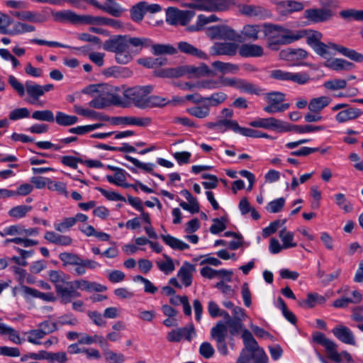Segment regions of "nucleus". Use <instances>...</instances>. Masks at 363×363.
I'll return each instance as SVG.
<instances>
[{"mask_svg": "<svg viewBox=\"0 0 363 363\" xmlns=\"http://www.w3.org/2000/svg\"><path fill=\"white\" fill-rule=\"evenodd\" d=\"M106 1L105 4H101V10L114 17L121 16L124 11L121 6L115 0H106Z\"/></svg>", "mask_w": 363, "mask_h": 363, "instance_id": "nucleus-38", "label": "nucleus"}, {"mask_svg": "<svg viewBox=\"0 0 363 363\" xmlns=\"http://www.w3.org/2000/svg\"><path fill=\"white\" fill-rule=\"evenodd\" d=\"M32 118L40 121L52 123L55 121V116L50 110L35 111L32 113Z\"/></svg>", "mask_w": 363, "mask_h": 363, "instance_id": "nucleus-54", "label": "nucleus"}, {"mask_svg": "<svg viewBox=\"0 0 363 363\" xmlns=\"http://www.w3.org/2000/svg\"><path fill=\"white\" fill-rule=\"evenodd\" d=\"M118 94L115 93H102L95 96L89 102V106L98 109H102L111 105L116 106Z\"/></svg>", "mask_w": 363, "mask_h": 363, "instance_id": "nucleus-23", "label": "nucleus"}, {"mask_svg": "<svg viewBox=\"0 0 363 363\" xmlns=\"http://www.w3.org/2000/svg\"><path fill=\"white\" fill-rule=\"evenodd\" d=\"M267 105L264 107V111L268 113L283 112L289 108V104H283L285 100V94L276 91L267 93L265 96Z\"/></svg>", "mask_w": 363, "mask_h": 363, "instance_id": "nucleus-13", "label": "nucleus"}, {"mask_svg": "<svg viewBox=\"0 0 363 363\" xmlns=\"http://www.w3.org/2000/svg\"><path fill=\"white\" fill-rule=\"evenodd\" d=\"M196 335L193 324L190 323L185 327L179 328L171 330L167 335V339L170 342H179L183 338L190 342L192 337Z\"/></svg>", "mask_w": 363, "mask_h": 363, "instance_id": "nucleus-21", "label": "nucleus"}, {"mask_svg": "<svg viewBox=\"0 0 363 363\" xmlns=\"http://www.w3.org/2000/svg\"><path fill=\"white\" fill-rule=\"evenodd\" d=\"M104 356L107 363H123L125 361V357L122 353H116L110 350H105Z\"/></svg>", "mask_w": 363, "mask_h": 363, "instance_id": "nucleus-60", "label": "nucleus"}, {"mask_svg": "<svg viewBox=\"0 0 363 363\" xmlns=\"http://www.w3.org/2000/svg\"><path fill=\"white\" fill-rule=\"evenodd\" d=\"M238 52L242 57H257L264 55L262 47H238Z\"/></svg>", "mask_w": 363, "mask_h": 363, "instance_id": "nucleus-39", "label": "nucleus"}, {"mask_svg": "<svg viewBox=\"0 0 363 363\" xmlns=\"http://www.w3.org/2000/svg\"><path fill=\"white\" fill-rule=\"evenodd\" d=\"M166 23L172 26H186L195 16V12L190 10H180L176 7L166 9Z\"/></svg>", "mask_w": 363, "mask_h": 363, "instance_id": "nucleus-8", "label": "nucleus"}, {"mask_svg": "<svg viewBox=\"0 0 363 363\" xmlns=\"http://www.w3.org/2000/svg\"><path fill=\"white\" fill-rule=\"evenodd\" d=\"M249 125L253 128H261L268 130H277L278 132H286L291 130L287 128L286 123L278 120L274 117L257 118L249 123Z\"/></svg>", "mask_w": 363, "mask_h": 363, "instance_id": "nucleus-17", "label": "nucleus"}, {"mask_svg": "<svg viewBox=\"0 0 363 363\" xmlns=\"http://www.w3.org/2000/svg\"><path fill=\"white\" fill-rule=\"evenodd\" d=\"M325 66L333 70L340 71L350 70L354 67V65L343 59L335 58L327 60L325 63Z\"/></svg>", "mask_w": 363, "mask_h": 363, "instance_id": "nucleus-34", "label": "nucleus"}, {"mask_svg": "<svg viewBox=\"0 0 363 363\" xmlns=\"http://www.w3.org/2000/svg\"><path fill=\"white\" fill-rule=\"evenodd\" d=\"M211 335L216 342H223L226 338L227 326L221 321L217 323L211 328Z\"/></svg>", "mask_w": 363, "mask_h": 363, "instance_id": "nucleus-40", "label": "nucleus"}, {"mask_svg": "<svg viewBox=\"0 0 363 363\" xmlns=\"http://www.w3.org/2000/svg\"><path fill=\"white\" fill-rule=\"evenodd\" d=\"M333 111H338L335 119L338 123H345L357 119L362 115V111L347 104L340 103L331 108Z\"/></svg>", "mask_w": 363, "mask_h": 363, "instance_id": "nucleus-11", "label": "nucleus"}, {"mask_svg": "<svg viewBox=\"0 0 363 363\" xmlns=\"http://www.w3.org/2000/svg\"><path fill=\"white\" fill-rule=\"evenodd\" d=\"M78 118L76 116L68 115L62 111L56 112L55 121L57 125L61 126H70L78 122Z\"/></svg>", "mask_w": 363, "mask_h": 363, "instance_id": "nucleus-37", "label": "nucleus"}, {"mask_svg": "<svg viewBox=\"0 0 363 363\" xmlns=\"http://www.w3.org/2000/svg\"><path fill=\"white\" fill-rule=\"evenodd\" d=\"M133 281L135 282H142L144 284V291L146 294H155L158 290L157 287L152 282L141 275L135 276L133 278Z\"/></svg>", "mask_w": 363, "mask_h": 363, "instance_id": "nucleus-59", "label": "nucleus"}, {"mask_svg": "<svg viewBox=\"0 0 363 363\" xmlns=\"http://www.w3.org/2000/svg\"><path fill=\"white\" fill-rule=\"evenodd\" d=\"M26 91L30 98V103L33 104H35L38 99L43 95L41 85L32 81L26 82Z\"/></svg>", "mask_w": 363, "mask_h": 363, "instance_id": "nucleus-33", "label": "nucleus"}, {"mask_svg": "<svg viewBox=\"0 0 363 363\" xmlns=\"http://www.w3.org/2000/svg\"><path fill=\"white\" fill-rule=\"evenodd\" d=\"M238 52V47H211L209 54L213 56H234Z\"/></svg>", "mask_w": 363, "mask_h": 363, "instance_id": "nucleus-50", "label": "nucleus"}, {"mask_svg": "<svg viewBox=\"0 0 363 363\" xmlns=\"http://www.w3.org/2000/svg\"><path fill=\"white\" fill-rule=\"evenodd\" d=\"M303 15L308 23H318L329 21L333 13L330 9L312 8L305 10Z\"/></svg>", "mask_w": 363, "mask_h": 363, "instance_id": "nucleus-19", "label": "nucleus"}, {"mask_svg": "<svg viewBox=\"0 0 363 363\" xmlns=\"http://www.w3.org/2000/svg\"><path fill=\"white\" fill-rule=\"evenodd\" d=\"M196 270L195 266L188 262H185L177 272V277L183 284L188 287L192 283V273Z\"/></svg>", "mask_w": 363, "mask_h": 363, "instance_id": "nucleus-30", "label": "nucleus"}, {"mask_svg": "<svg viewBox=\"0 0 363 363\" xmlns=\"http://www.w3.org/2000/svg\"><path fill=\"white\" fill-rule=\"evenodd\" d=\"M44 238L49 242L60 246H69L72 243V239L69 235L56 233L53 231H47Z\"/></svg>", "mask_w": 363, "mask_h": 363, "instance_id": "nucleus-31", "label": "nucleus"}, {"mask_svg": "<svg viewBox=\"0 0 363 363\" xmlns=\"http://www.w3.org/2000/svg\"><path fill=\"white\" fill-rule=\"evenodd\" d=\"M26 334L28 342L35 345H42L41 340L45 336V333L42 332L38 327L36 329L28 331Z\"/></svg>", "mask_w": 363, "mask_h": 363, "instance_id": "nucleus-51", "label": "nucleus"}, {"mask_svg": "<svg viewBox=\"0 0 363 363\" xmlns=\"http://www.w3.org/2000/svg\"><path fill=\"white\" fill-rule=\"evenodd\" d=\"M178 50L198 59H208V54L197 47H152V54L160 56L174 55L177 53Z\"/></svg>", "mask_w": 363, "mask_h": 363, "instance_id": "nucleus-9", "label": "nucleus"}, {"mask_svg": "<svg viewBox=\"0 0 363 363\" xmlns=\"http://www.w3.org/2000/svg\"><path fill=\"white\" fill-rule=\"evenodd\" d=\"M126 177H125V172L123 169H118L116 172H115V174L113 176L111 175H107L106 179L108 182L111 184H114L117 186H124L125 184H123L125 182Z\"/></svg>", "mask_w": 363, "mask_h": 363, "instance_id": "nucleus-58", "label": "nucleus"}, {"mask_svg": "<svg viewBox=\"0 0 363 363\" xmlns=\"http://www.w3.org/2000/svg\"><path fill=\"white\" fill-rule=\"evenodd\" d=\"M165 260L164 261H157L156 264L158 269L165 274H172L174 269L175 266L173 262V259L168 255H163Z\"/></svg>", "mask_w": 363, "mask_h": 363, "instance_id": "nucleus-46", "label": "nucleus"}, {"mask_svg": "<svg viewBox=\"0 0 363 363\" xmlns=\"http://www.w3.org/2000/svg\"><path fill=\"white\" fill-rule=\"evenodd\" d=\"M260 31H262V24L245 25L240 33L235 30V44L257 40Z\"/></svg>", "mask_w": 363, "mask_h": 363, "instance_id": "nucleus-16", "label": "nucleus"}, {"mask_svg": "<svg viewBox=\"0 0 363 363\" xmlns=\"http://www.w3.org/2000/svg\"><path fill=\"white\" fill-rule=\"evenodd\" d=\"M324 87L332 91L345 89L347 86V80L342 79H334L326 81Z\"/></svg>", "mask_w": 363, "mask_h": 363, "instance_id": "nucleus-64", "label": "nucleus"}, {"mask_svg": "<svg viewBox=\"0 0 363 363\" xmlns=\"http://www.w3.org/2000/svg\"><path fill=\"white\" fill-rule=\"evenodd\" d=\"M138 63L148 68L161 66L167 63V59L162 57L153 58H142L138 60Z\"/></svg>", "mask_w": 363, "mask_h": 363, "instance_id": "nucleus-63", "label": "nucleus"}, {"mask_svg": "<svg viewBox=\"0 0 363 363\" xmlns=\"http://www.w3.org/2000/svg\"><path fill=\"white\" fill-rule=\"evenodd\" d=\"M109 122H111L114 125L123 124L145 127L150 124L151 119L150 118L117 116L110 118Z\"/></svg>", "mask_w": 363, "mask_h": 363, "instance_id": "nucleus-24", "label": "nucleus"}, {"mask_svg": "<svg viewBox=\"0 0 363 363\" xmlns=\"http://www.w3.org/2000/svg\"><path fill=\"white\" fill-rule=\"evenodd\" d=\"M72 281L76 291H78L77 290L79 289L87 292H104L107 289V288L104 285L96 282H91L84 279H79Z\"/></svg>", "mask_w": 363, "mask_h": 363, "instance_id": "nucleus-27", "label": "nucleus"}, {"mask_svg": "<svg viewBox=\"0 0 363 363\" xmlns=\"http://www.w3.org/2000/svg\"><path fill=\"white\" fill-rule=\"evenodd\" d=\"M333 334L340 342L354 345L356 344L355 337L352 331L345 325H337L332 330Z\"/></svg>", "mask_w": 363, "mask_h": 363, "instance_id": "nucleus-26", "label": "nucleus"}, {"mask_svg": "<svg viewBox=\"0 0 363 363\" xmlns=\"http://www.w3.org/2000/svg\"><path fill=\"white\" fill-rule=\"evenodd\" d=\"M270 77L276 80L292 82L298 84H305L310 80L306 72H290L282 69H274L270 72Z\"/></svg>", "mask_w": 363, "mask_h": 363, "instance_id": "nucleus-14", "label": "nucleus"}, {"mask_svg": "<svg viewBox=\"0 0 363 363\" xmlns=\"http://www.w3.org/2000/svg\"><path fill=\"white\" fill-rule=\"evenodd\" d=\"M315 52L323 58L330 60L338 52L356 62H363V54L349 47H314Z\"/></svg>", "mask_w": 363, "mask_h": 363, "instance_id": "nucleus-6", "label": "nucleus"}, {"mask_svg": "<svg viewBox=\"0 0 363 363\" xmlns=\"http://www.w3.org/2000/svg\"><path fill=\"white\" fill-rule=\"evenodd\" d=\"M144 1H140L138 4L133 6L130 10V14L131 19L137 23L143 21V17L145 14L144 8Z\"/></svg>", "mask_w": 363, "mask_h": 363, "instance_id": "nucleus-45", "label": "nucleus"}, {"mask_svg": "<svg viewBox=\"0 0 363 363\" xmlns=\"http://www.w3.org/2000/svg\"><path fill=\"white\" fill-rule=\"evenodd\" d=\"M212 66L223 72V73H235L238 70V67L235 65L220 61H216L213 62Z\"/></svg>", "mask_w": 363, "mask_h": 363, "instance_id": "nucleus-62", "label": "nucleus"}, {"mask_svg": "<svg viewBox=\"0 0 363 363\" xmlns=\"http://www.w3.org/2000/svg\"><path fill=\"white\" fill-rule=\"evenodd\" d=\"M152 91L151 86H134L123 91V96L118 94L116 106L128 108L132 105L139 108H147V96Z\"/></svg>", "mask_w": 363, "mask_h": 363, "instance_id": "nucleus-2", "label": "nucleus"}, {"mask_svg": "<svg viewBox=\"0 0 363 363\" xmlns=\"http://www.w3.org/2000/svg\"><path fill=\"white\" fill-rule=\"evenodd\" d=\"M52 16L57 21H69L76 24L77 13L70 10H65L52 13Z\"/></svg>", "mask_w": 363, "mask_h": 363, "instance_id": "nucleus-43", "label": "nucleus"}, {"mask_svg": "<svg viewBox=\"0 0 363 363\" xmlns=\"http://www.w3.org/2000/svg\"><path fill=\"white\" fill-rule=\"evenodd\" d=\"M279 235L282 241L284 249H289L297 246V243L294 242V233L288 231L286 228L280 230Z\"/></svg>", "mask_w": 363, "mask_h": 363, "instance_id": "nucleus-44", "label": "nucleus"}, {"mask_svg": "<svg viewBox=\"0 0 363 363\" xmlns=\"http://www.w3.org/2000/svg\"><path fill=\"white\" fill-rule=\"evenodd\" d=\"M186 111L192 116L202 119L208 117L210 114L209 105L205 102L202 106H196L187 108Z\"/></svg>", "mask_w": 363, "mask_h": 363, "instance_id": "nucleus-41", "label": "nucleus"}, {"mask_svg": "<svg viewBox=\"0 0 363 363\" xmlns=\"http://www.w3.org/2000/svg\"><path fill=\"white\" fill-rule=\"evenodd\" d=\"M335 203L345 213H350L353 210L352 204L347 201L344 194L338 193L335 195Z\"/></svg>", "mask_w": 363, "mask_h": 363, "instance_id": "nucleus-55", "label": "nucleus"}, {"mask_svg": "<svg viewBox=\"0 0 363 363\" xmlns=\"http://www.w3.org/2000/svg\"><path fill=\"white\" fill-rule=\"evenodd\" d=\"M103 16H94L91 15L77 14L76 24L102 26Z\"/></svg>", "mask_w": 363, "mask_h": 363, "instance_id": "nucleus-42", "label": "nucleus"}, {"mask_svg": "<svg viewBox=\"0 0 363 363\" xmlns=\"http://www.w3.org/2000/svg\"><path fill=\"white\" fill-rule=\"evenodd\" d=\"M308 55L306 50L302 48H287L280 52L281 60L287 61L291 66L301 65V61Z\"/></svg>", "mask_w": 363, "mask_h": 363, "instance_id": "nucleus-20", "label": "nucleus"}, {"mask_svg": "<svg viewBox=\"0 0 363 363\" xmlns=\"http://www.w3.org/2000/svg\"><path fill=\"white\" fill-rule=\"evenodd\" d=\"M48 277L50 281L55 284V289L57 286H60L67 281L65 279L66 274L62 271L50 270L48 272Z\"/></svg>", "mask_w": 363, "mask_h": 363, "instance_id": "nucleus-57", "label": "nucleus"}, {"mask_svg": "<svg viewBox=\"0 0 363 363\" xmlns=\"http://www.w3.org/2000/svg\"><path fill=\"white\" fill-rule=\"evenodd\" d=\"M330 102V99L328 96L313 98L308 104V109L313 113H320Z\"/></svg>", "mask_w": 363, "mask_h": 363, "instance_id": "nucleus-35", "label": "nucleus"}, {"mask_svg": "<svg viewBox=\"0 0 363 363\" xmlns=\"http://www.w3.org/2000/svg\"><path fill=\"white\" fill-rule=\"evenodd\" d=\"M234 4V0H192L184 6L199 11L223 12L230 9Z\"/></svg>", "mask_w": 363, "mask_h": 363, "instance_id": "nucleus-5", "label": "nucleus"}, {"mask_svg": "<svg viewBox=\"0 0 363 363\" xmlns=\"http://www.w3.org/2000/svg\"><path fill=\"white\" fill-rule=\"evenodd\" d=\"M242 340L253 363H269L268 356L264 349L259 346L250 331L243 330Z\"/></svg>", "mask_w": 363, "mask_h": 363, "instance_id": "nucleus-7", "label": "nucleus"}, {"mask_svg": "<svg viewBox=\"0 0 363 363\" xmlns=\"http://www.w3.org/2000/svg\"><path fill=\"white\" fill-rule=\"evenodd\" d=\"M103 45H162L155 44L147 38H132L130 35H114Z\"/></svg>", "mask_w": 363, "mask_h": 363, "instance_id": "nucleus-12", "label": "nucleus"}, {"mask_svg": "<svg viewBox=\"0 0 363 363\" xmlns=\"http://www.w3.org/2000/svg\"><path fill=\"white\" fill-rule=\"evenodd\" d=\"M106 50L115 53V58L118 63L126 64L129 62L138 50H131L133 47H105Z\"/></svg>", "mask_w": 363, "mask_h": 363, "instance_id": "nucleus-25", "label": "nucleus"}, {"mask_svg": "<svg viewBox=\"0 0 363 363\" xmlns=\"http://www.w3.org/2000/svg\"><path fill=\"white\" fill-rule=\"evenodd\" d=\"M32 206L26 205H19L13 207L9 211V216L16 219H20L26 216L32 210Z\"/></svg>", "mask_w": 363, "mask_h": 363, "instance_id": "nucleus-52", "label": "nucleus"}, {"mask_svg": "<svg viewBox=\"0 0 363 363\" xmlns=\"http://www.w3.org/2000/svg\"><path fill=\"white\" fill-rule=\"evenodd\" d=\"M242 15L257 21L270 18L272 16V11L266 7L254 4H243L240 7Z\"/></svg>", "mask_w": 363, "mask_h": 363, "instance_id": "nucleus-18", "label": "nucleus"}, {"mask_svg": "<svg viewBox=\"0 0 363 363\" xmlns=\"http://www.w3.org/2000/svg\"><path fill=\"white\" fill-rule=\"evenodd\" d=\"M160 237L162 239V240L165 242V244L169 245L172 249L184 250L189 248V245L187 243L170 235H161Z\"/></svg>", "mask_w": 363, "mask_h": 363, "instance_id": "nucleus-36", "label": "nucleus"}, {"mask_svg": "<svg viewBox=\"0 0 363 363\" xmlns=\"http://www.w3.org/2000/svg\"><path fill=\"white\" fill-rule=\"evenodd\" d=\"M13 20L9 16L0 13V33L11 35Z\"/></svg>", "mask_w": 363, "mask_h": 363, "instance_id": "nucleus-56", "label": "nucleus"}, {"mask_svg": "<svg viewBox=\"0 0 363 363\" xmlns=\"http://www.w3.org/2000/svg\"><path fill=\"white\" fill-rule=\"evenodd\" d=\"M287 128H290V131H294L298 133H311V132H317L323 130L325 127L323 125H286Z\"/></svg>", "mask_w": 363, "mask_h": 363, "instance_id": "nucleus-49", "label": "nucleus"}, {"mask_svg": "<svg viewBox=\"0 0 363 363\" xmlns=\"http://www.w3.org/2000/svg\"><path fill=\"white\" fill-rule=\"evenodd\" d=\"M241 126L235 120L222 119L220 120V126L218 127V132L224 133L228 130H232L236 133L240 132Z\"/></svg>", "mask_w": 363, "mask_h": 363, "instance_id": "nucleus-47", "label": "nucleus"}, {"mask_svg": "<svg viewBox=\"0 0 363 363\" xmlns=\"http://www.w3.org/2000/svg\"><path fill=\"white\" fill-rule=\"evenodd\" d=\"M206 35L211 40L225 42L218 45H237L235 44V30L227 24L211 26L206 29Z\"/></svg>", "mask_w": 363, "mask_h": 363, "instance_id": "nucleus-4", "label": "nucleus"}, {"mask_svg": "<svg viewBox=\"0 0 363 363\" xmlns=\"http://www.w3.org/2000/svg\"><path fill=\"white\" fill-rule=\"evenodd\" d=\"M18 291L26 298H28L30 297H35L39 298L47 301H53L55 300V297L52 294L43 293L37 289L30 288L25 285L21 286L20 288L18 289Z\"/></svg>", "mask_w": 363, "mask_h": 363, "instance_id": "nucleus-28", "label": "nucleus"}, {"mask_svg": "<svg viewBox=\"0 0 363 363\" xmlns=\"http://www.w3.org/2000/svg\"><path fill=\"white\" fill-rule=\"evenodd\" d=\"M262 32L264 37L267 38L272 44L286 45L303 38V31H295L288 29L281 25L271 23L262 24Z\"/></svg>", "mask_w": 363, "mask_h": 363, "instance_id": "nucleus-1", "label": "nucleus"}, {"mask_svg": "<svg viewBox=\"0 0 363 363\" xmlns=\"http://www.w3.org/2000/svg\"><path fill=\"white\" fill-rule=\"evenodd\" d=\"M220 77L221 87H233L242 92L255 95H261L263 93V90L260 87L243 79L225 77Z\"/></svg>", "mask_w": 363, "mask_h": 363, "instance_id": "nucleus-10", "label": "nucleus"}, {"mask_svg": "<svg viewBox=\"0 0 363 363\" xmlns=\"http://www.w3.org/2000/svg\"><path fill=\"white\" fill-rule=\"evenodd\" d=\"M59 258L62 262L63 266L75 265L80 259V257L74 253L71 252H62L59 255Z\"/></svg>", "mask_w": 363, "mask_h": 363, "instance_id": "nucleus-61", "label": "nucleus"}, {"mask_svg": "<svg viewBox=\"0 0 363 363\" xmlns=\"http://www.w3.org/2000/svg\"><path fill=\"white\" fill-rule=\"evenodd\" d=\"M226 325L229 328L230 333L232 335H236L240 331H242V335L243 330H247L244 328L242 319L231 318L230 320L226 321Z\"/></svg>", "mask_w": 363, "mask_h": 363, "instance_id": "nucleus-53", "label": "nucleus"}, {"mask_svg": "<svg viewBox=\"0 0 363 363\" xmlns=\"http://www.w3.org/2000/svg\"><path fill=\"white\" fill-rule=\"evenodd\" d=\"M170 69V77L172 78H177L184 75H188V77H199L203 74H208L211 72L208 67L203 65L201 67H195L192 65H184Z\"/></svg>", "mask_w": 363, "mask_h": 363, "instance_id": "nucleus-15", "label": "nucleus"}, {"mask_svg": "<svg viewBox=\"0 0 363 363\" xmlns=\"http://www.w3.org/2000/svg\"><path fill=\"white\" fill-rule=\"evenodd\" d=\"M301 31L304 32L303 38H306V43L308 45H327L325 43L320 41L323 38V34L313 30H301ZM328 45H337L335 43H328Z\"/></svg>", "mask_w": 363, "mask_h": 363, "instance_id": "nucleus-32", "label": "nucleus"}, {"mask_svg": "<svg viewBox=\"0 0 363 363\" xmlns=\"http://www.w3.org/2000/svg\"><path fill=\"white\" fill-rule=\"evenodd\" d=\"M55 291L60 298L61 303L64 304L69 303L73 298L81 296L80 293L76 291L72 281H66L60 286H57Z\"/></svg>", "mask_w": 363, "mask_h": 363, "instance_id": "nucleus-22", "label": "nucleus"}, {"mask_svg": "<svg viewBox=\"0 0 363 363\" xmlns=\"http://www.w3.org/2000/svg\"><path fill=\"white\" fill-rule=\"evenodd\" d=\"M313 340L315 342L323 346L327 353L328 357L336 363H354L350 353L347 351L337 352V345L333 340L320 332L313 335Z\"/></svg>", "mask_w": 363, "mask_h": 363, "instance_id": "nucleus-3", "label": "nucleus"}, {"mask_svg": "<svg viewBox=\"0 0 363 363\" xmlns=\"http://www.w3.org/2000/svg\"><path fill=\"white\" fill-rule=\"evenodd\" d=\"M228 98L225 93L218 91L212 94L209 96L205 97V102L210 106H217L223 104Z\"/></svg>", "mask_w": 363, "mask_h": 363, "instance_id": "nucleus-48", "label": "nucleus"}, {"mask_svg": "<svg viewBox=\"0 0 363 363\" xmlns=\"http://www.w3.org/2000/svg\"><path fill=\"white\" fill-rule=\"evenodd\" d=\"M72 43H88L90 45H100L102 42L96 35L87 33H73L70 35Z\"/></svg>", "mask_w": 363, "mask_h": 363, "instance_id": "nucleus-29", "label": "nucleus"}]
</instances>
